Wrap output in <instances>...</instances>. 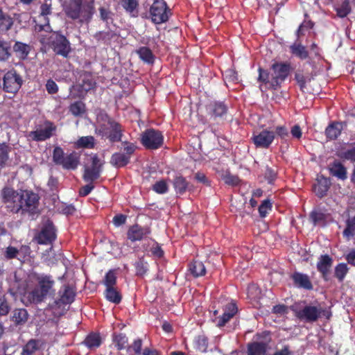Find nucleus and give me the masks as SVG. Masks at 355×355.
I'll use <instances>...</instances> for the list:
<instances>
[{
	"label": "nucleus",
	"mask_w": 355,
	"mask_h": 355,
	"mask_svg": "<svg viewBox=\"0 0 355 355\" xmlns=\"http://www.w3.org/2000/svg\"><path fill=\"white\" fill-rule=\"evenodd\" d=\"M127 216L124 214H116L113 217L112 223L116 227L124 225L126 222Z\"/></svg>",
	"instance_id": "nucleus-63"
},
{
	"label": "nucleus",
	"mask_w": 355,
	"mask_h": 355,
	"mask_svg": "<svg viewBox=\"0 0 355 355\" xmlns=\"http://www.w3.org/2000/svg\"><path fill=\"white\" fill-rule=\"evenodd\" d=\"M21 196L23 200H21L20 204L15 207V214L21 211V213L28 212L31 214L37 213L40 198L37 194L33 191H21Z\"/></svg>",
	"instance_id": "nucleus-9"
},
{
	"label": "nucleus",
	"mask_w": 355,
	"mask_h": 355,
	"mask_svg": "<svg viewBox=\"0 0 355 355\" xmlns=\"http://www.w3.org/2000/svg\"><path fill=\"white\" fill-rule=\"evenodd\" d=\"M28 313L26 309L17 308L12 311L10 320L16 326L24 325L28 321Z\"/></svg>",
	"instance_id": "nucleus-30"
},
{
	"label": "nucleus",
	"mask_w": 355,
	"mask_h": 355,
	"mask_svg": "<svg viewBox=\"0 0 355 355\" xmlns=\"http://www.w3.org/2000/svg\"><path fill=\"white\" fill-rule=\"evenodd\" d=\"M10 148L6 143H0V170L7 166Z\"/></svg>",
	"instance_id": "nucleus-45"
},
{
	"label": "nucleus",
	"mask_w": 355,
	"mask_h": 355,
	"mask_svg": "<svg viewBox=\"0 0 355 355\" xmlns=\"http://www.w3.org/2000/svg\"><path fill=\"white\" fill-rule=\"evenodd\" d=\"M95 38L97 40H102L105 42H109L112 39L115 38L116 37V34L112 31H99L96 33Z\"/></svg>",
	"instance_id": "nucleus-54"
},
{
	"label": "nucleus",
	"mask_w": 355,
	"mask_h": 355,
	"mask_svg": "<svg viewBox=\"0 0 355 355\" xmlns=\"http://www.w3.org/2000/svg\"><path fill=\"white\" fill-rule=\"evenodd\" d=\"M56 125L51 121L46 120L44 122V128H37L31 131L28 137L35 141H44L50 139L56 131Z\"/></svg>",
	"instance_id": "nucleus-17"
},
{
	"label": "nucleus",
	"mask_w": 355,
	"mask_h": 355,
	"mask_svg": "<svg viewBox=\"0 0 355 355\" xmlns=\"http://www.w3.org/2000/svg\"><path fill=\"white\" fill-rule=\"evenodd\" d=\"M59 298L49 303L48 306L50 309L60 308L62 305L71 304L75 299L76 291L69 284L64 285L59 291Z\"/></svg>",
	"instance_id": "nucleus-15"
},
{
	"label": "nucleus",
	"mask_w": 355,
	"mask_h": 355,
	"mask_svg": "<svg viewBox=\"0 0 355 355\" xmlns=\"http://www.w3.org/2000/svg\"><path fill=\"white\" fill-rule=\"evenodd\" d=\"M343 236L349 239L355 235V213L348 214L346 220V227L343 232Z\"/></svg>",
	"instance_id": "nucleus-41"
},
{
	"label": "nucleus",
	"mask_w": 355,
	"mask_h": 355,
	"mask_svg": "<svg viewBox=\"0 0 355 355\" xmlns=\"http://www.w3.org/2000/svg\"><path fill=\"white\" fill-rule=\"evenodd\" d=\"M56 228L51 220H47L41 228V230L35 235V239L38 244H52L57 238Z\"/></svg>",
	"instance_id": "nucleus-13"
},
{
	"label": "nucleus",
	"mask_w": 355,
	"mask_h": 355,
	"mask_svg": "<svg viewBox=\"0 0 355 355\" xmlns=\"http://www.w3.org/2000/svg\"><path fill=\"white\" fill-rule=\"evenodd\" d=\"M295 80L297 82L300 90L304 92V89L306 87V77L301 71H297L295 73Z\"/></svg>",
	"instance_id": "nucleus-60"
},
{
	"label": "nucleus",
	"mask_w": 355,
	"mask_h": 355,
	"mask_svg": "<svg viewBox=\"0 0 355 355\" xmlns=\"http://www.w3.org/2000/svg\"><path fill=\"white\" fill-rule=\"evenodd\" d=\"M316 180L317 182L313 185V191L318 198H322L327 195L330 188V179L321 175Z\"/></svg>",
	"instance_id": "nucleus-24"
},
{
	"label": "nucleus",
	"mask_w": 355,
	"mask_h": 355,
	"mask_svg": "<svg viewBox=\"0 0 355 355\" xmlns=\"http://www.w3.org/2000/svg\"><path fill=\"white\" fill-rule=\"evenodd\" d=\"M104 295L107 301L115 304H119L122 300V295L116 286L106 288Z\"/></svg>",
	"instance_id": "nucleus-36"
},
{
	"label": "nucleus",
	"mask_w": 355,
	"mask_h": 355,
	"mask_svg": "<svg viewBox=\"0 0 355 355\" xmlns=\"http://www.w3.org/2000/svg\"><path fill=\"white\" fill-rule=\"evenodd\" d=\"M269 342H252L248 344V355H267Z\"/></svg>",
	"instance_id": "nucleus-25"
},
{
	"label": "nucleus",
	"mask_w": 355,
	"mask_h": 355,
	"mask_svg": "<svg viewBox=\"0 0 355 355\" xmlns=\"http://www.w3.org/2000/svg\"><path fill=\"white\" fill-rule=\"evenodd\" d=\"M291 53L296 58L304 60L309 58V53L306 47L301 42H294L289 47Z\"/></svg>",
	"instance_id": "nucleus-29"
},
{
	"label": "nucleus",
	"mask_w": 355,
	"mask_h": 355,
	"mask_svg": "<svg viewBox=\"0 0 355 355\" xmlns=\"http://www.w3.org/2000/svg\"><path fill=\"white\" fill-rule=\"evenodd\" d=\"M275 133V137H279L282 140L286 141L289 137V132L288 129L284 125H278L275 128V130L273 131Z\"/></svg>",
	"instance_id": "nucleus-59"
},
{
	"label": "nucleus",
	"mask_w": 355,
	"mask_h": 355,
	"mask_svg": "<svg viewBox=\"0 0 355 355\" xmlns=\"http://www.w3.org/2000/svg\"><path fill=\"white\" fill-rule=\"evenodd\" d=\"M66 15L73 20L80 19L81 21H89L94 14L93 1L83 5V0H67L64 6Z\"/></svg>",
	"instance_id": "nucleus-3"
},
{
	"label": "nucleus",
	"mask_w": 355,
	"mask_h": 355,
	"mask_svg": "<svg viewBox=\"0 0 355 355\" xmlns=\"http://www.w3.org/2000/svg\"><path fill=\"white\" fill-rule=\"evenodd\" d=\"M208 345L209 339L204 334L197 335L193 338V348L199 352L206 353L207 352Z\"/></svg>",
	"instance_id": "nucleus-33"
},
{
	"label": "nucleus",
	"mask_w": 355,
	"mask_h": 355,
	"mask_svg": "<svg viewBox=\"0 0 355 355\" xmlns=\"http://www.w3.org/2000/svg\"><path fill=\"white\" fill-rule=\"evenodd\" d=\"M141 143L148 150H156L162 146L164 136L161 131L149 128L141 134Z\"/></svg>",
	"instance_id": "nucleus-10"
},
{
	"label": "nucleus",
	"mask_w": 355,
	"mask_h": 355,
	"mask_svg": "<svg viewBox=\"0 0 355 355\" xmlns=\"http://www.w3.org/2000/svg\"><path fill=\"white\" fill-rule=\"evenodd\" d=\"M153 190L159 194H164L168 192V186L165 180L156 182L153 186Z\"/></svg>",
	"instance_id": "nucleus-55"
},
{
	"label": "nucleus",
	"mask_w": 355,
	"mask_h": 355,
	"mask_svg": "<svg viewBox=\"0 0 355 355\" xmlns=\"http://www.w3.org/2000/svg\"><path fill=\"white\" fill-rule=\"evenodd\" d=\"M272 209V202L270 200H264L258 208L260 217L265 218Z\"/></svg>",
	"instance_id": "nucleus-56"
},
{
	"label": "nucleus",
	"mask_w": 355,
	"mask_h": 355,
	"mask_svg": "<svg viewBox=\"0 0 355 355\" xmlns=\"http://www.w3.org/2000/svg\"><path fill=\"white\" fill-rule=\"evenodd\" d=\"M329 173L341 180H345L347 178V172L346 167L339 161H334L329 167Z\"/></svg>",
	"instance_id": "nucleus-26"
},
{
	"label": "nucleus",
	"mask_w": 355,
	"mask_h": 355,
	"mask_svg": "<svg viewBox=\"0 0 355 355\" xmlns=\"http://www.w3.org/2000/svg\"><path fill=\"white\" fill-rule=\"evenodd\" d=\"M336 155L343 161L355 163V146L349 149H342L337 152Z\"/></svg>",
	"instance_id": "nucleus-46"
},
{
	"label": "nucleus",
	"mask_w": 355,
	"mask_h": 355,
	"mask_svg": "<svg viewBox=\"0 0 355 355\" xmlns=\"http://www.w3.org/2000/svg\"><path fill=\"white\" fill-rule=\"evenodd\" d=\"M43 342L39 339H30L26 345H24L21 355H33L35 352L39 350L42 345Z\"/></svg>",
	"instance_id": "nucleus-32"
},
{
	"label": "nucleus",
	"mask_w": 355,
	"mask_h": 355,
	"mask_svg": "<svg viewBox=\"0 0 355 355\" xmlns=\"http://www.w3.org/2000/svg\"><path fill=\"white\" fill-rule=\"evenodd\" d=\"M343 129V123L338 121H333L330 123L325 129V135L329 140L336 139Z\"/></svg>",
	"instance_id": "nucleus-27"
},
{
	"label": "nucleus",
	"mask_w": 355,
	"mask_h": 355,
	"mask_svg": "<svg viewBox=\"0 0 355 355\" xmlns=\"http://www.w3.org/2000/svg\"><path fill=\"white\" fill-rule=\"evenodd\" d=\"M31 277L35 282L36 285L32 291L26 295L29 304H39L43 302L47 297H53L55 296V282L52 275L34 272L31 274Z\"/></svg>",
	"instance_id": "nucleus-2"
},
{
	"label": "nucleus",
	"mask_w": 355,
	"mask_h": 355,
	"mask_svg": "<svg viewBox=\"0 0 355 355\" xmlns=\"http://www.w3.org/2000/svg\"><path fill=\"white\" fill-rule=\"evenodd\" d=\"M332 265L333 259L329 254H322L319 257L317 263V270L325 281L329 280V275Z\"/></svg>",
	"instance_id": "nucleus-22"
},
{
	"label": "nucleus",
	"mask_w": 355,
	"mask_h": 355,
	"mask_svg": "<svg viewBox=\"0 0 355 355\" xmlns=\"http://www.w3.org/2000/svg\"><path fill=\"white\" fill-rule=\"evenodd\" d=\"M139 58L145 63L152 64L155 61V55L152 51L146 46H141L137 50Z\"/></svg>",
	"instance_id": "nucleus-39"
},
{
	"label": "nucleus",
	"mask_w": 355,
	"mask_h": 355,
	"mask_svg": "<svg viewBox=\"0 0 355 355\" xmlns=\"http://www.w3.org/2000/svg\"><path fill=\"white\" fill-rule=\"evenodd\" d=\"M351 6L348 0H345L339 7L336 8L337 15L340 18L347 17L351 12Z\"/></svg>",
	"instance_id": "nucleus-53"
},
{
	"label": "nucleus",
	"mask_w": 355,
	"mask_h": 355,
	"mask_svg": "<svg viewBox=\"0 0 355 355\" xmlns=\"http://www.w3.org/2000/svg\"><path fill=\"white\" fill-rule=\"evenodd\" d=\"M291 278L295 287L302 288L306 291H311L313 288V284L308 275L300 272H294Z\"/></svg>",
	"instance_id": "nucleus-21"
},
{
	"label": "nucleus",
	"mask_w": 355,
	"mask_h": 355,
	"mask_svg": "<svg viewBox=\"0 0 355 355\" xmlns=\"http://www.w3.org/2000/svg\"><path fill=\"white\" fill-rule=\"evenodd\" d=\"M225 78L229 82L237 83L239 81L238 73L234 69H227L225 71Z\"/></svg>",
	"instance_id": "nucleus-62"
},
{
	"label": "nucleus",
	"mask_w": 355,
	"mask_h": 355,
	"mask_svg": "<svg viewBox=\"0 0 355 355\" xmlns=\"http://www.w3.org/2000/svg\"><path fill=\"white\" fill-rule=\"evenodd\" d=\"M264 177L269 184H272L277 178V173L272 168L267 166Z\"/></svg>",
	"instance_id": "nucleus-61"
},
{
	"label": "nucleus",
	"mask_w": 355,
	"mask_h": 355,
	"mask_svg": "<svg viewBox=\"0 0 355 355\" xmlns=\"http://www.w3.org/2000/svg\"><path fill=\"white\" fill-rule=\"evenodd\" d=\"M83 344L90 350L98 348L102 344V338L99 333H89L83 341Z\"/></svg>",
	"instance_id": "nucleus-31"
},
{
	"label": "nucleus",
	"mask_w": 355,
	"mask_h": 355,
	"mask_svg": "<svg viewBox=\"0 0 355 355\" xmlns=\"http://www.w3.org/2000/svg\"><path fill=\"white\" fill-rule=\"evenodd\" d=\"M51 45L54 52L67 58L71 51L70 43L65 36L56 33L51 37Z\"/></svg>",
	"instance_id": "nucleus-19"
},
{
	"label": "nucleus",
	"mask_w": 355,
	"mask_h": 355,
	"mask_svg": "<svg viewBox=\"0 0 355 355\" xmlns=\"http://www.w3.org/2000/svg\"><path fill=\"white\" fill-rule=\"evenodd\" d=\"M101 168L94 167L85 168L83 173V180L87 182L92 183L101 176Z\"/></svg>",
	"instance_id": "nucleus-40"
},
{
	"label": "nucleus",
	"mask_w": 355,
	"mask_h": 355,
	"mask_svg": "<svg viewBox=\"0 0 355 355\" xmlns=\"http://www.w3.org/2000/svg\"><path fill=\"white\" fill-rule=\"evenodd\" d=\"M46 89L49 94H55L58 91V87L53 80H48L46 84Z\"/></svg>",
	"instance_id": "nucleus-64"
},
{
	"label": "nucleus",
	"mask_w": 355,
	"mask_h": 355,
	"mask_svg": "<svg viewBox=\"0 0 355 355\" xmlns=\"http://www.w3.org/2000/svg\"><path fill=\"white\" fill-rule=\"evenodd\" d=\"M348 271L349 268L347 264L345 263H340L335 267L334 275L340 282H342Z\"/></svg>",
	"instance_id": "nucleus-50"
},
{
	"label": "nucleus",
	"mask_w": 355,
	"mask_h": 355,
	"mask_svg": "<svg viewBox=\"0 0 355 355\" xmlns=\"http://www.w3.org/2000/svg\"><path fill=\"white\" fill-rule=\"evenodd\" d=\"M13 51L17 58L20 60H25L31 51V46L23 42H16L13 46Z\"/></svg>",
	"instance_id": "nucleus-38"
},
{
	"label": "nucleus",
	"mask_w": 355,
	"mask_h": 355,
	"mask_svg": "<svg viewBox=\"0 0 355 355\" xmlns=\"http://www.w3.org/2000/svg\"><path fill=\"white\" fill-rule=\"evenodd\" d=\"M14 24V19L8 13L0 8V32L6 33L10 30Z\"/></svg>",
	"instance_id": "nucleus-37"
},
{
	"label": "nucleus",
	"mask_w": 355,
	"mask_h": 355,
	"mask_svg": "<svg viewBox=\"0 0 355 355\" xmlns=\"http://www.w3.org/2000/svg\"><path fill=\"white\" fill-rule=\"evenodd\" d=\"M173 185L177 194L183 195L187 190H190L191 185L182 175H177L174 178Z\"/></svg>",
	"instance_id": "nucleus-28"
},
{
	"label": "nucleus",
	"mask_w": 355,
	"mask_h": 355,
	"mask_svg": "<svg viewBox=\"0 0 355 355\" xmlns=\"http://www.w3.org/2000/svg\"><path fill=\"white\" fill-rule=\"evenodd\" d=\"M22 197L21 191L18 192L11 187H6L1 191L2 201L7 204L8 209L12 213H15V207L20 204Z\"/></svg>",
	"instance_id": "nucleus-16"
},
{
	"label": "nucleus",
	"mask_w": 355,
	"mask_h": 355,
	"mask_svg": "<svg viewBox=\"0 0 355 355\" xmlns=\"http://www.w3.org/2000/svg\"><path fill=\"white\" fill-rule=\"evenodd\" d=\"M77 148L92 149L95 146V139L93 136L80 137L75 143Z\"/></svg>",
	"instance_id": "nucleus-44"
},
{
	"label": "nucleus",
	"mask_w": 355,
	"mask_h": 355,
	"mask_svg": "<svg viewBox=\"0 0 355 355\" xmlns=\"http://www.w3.org/2000/svg\"><path fill=\"white\" fill-rule=\"evenodd\" d=\"M11 56V49L8 42L0 40V61L6 62Z\"/></svg>",
	"instance_id": "nucleus-47"
},
{
	"label": "nucleus",
	"mask_w": 355,
	"mask_h": 355,
	"mask_svg": "<svg viewBox=\"0 0 355 355\" xmlns=\"http://www.w3.org/2000/svg\"><path fill=\"white\" fill-rule=\"evenodd\" d=\"M11 310V305L5 294L0 295V316H6Z\"/></svg>",
	"instance_id": "nucleus-51"
},
{
	"label": "nucleus",
	"mask_w": 355,
	"mask_h": 355,
	"mask_svg": "<svg viewBox=\"0 0 355 355\" xmlns=\"http://www.w3.org/2000/svg\"><path fill=\"white\" fill-rule=\"evenodd\" d=\"M189 271L193 277H198L205 275L206 268L204 263L199 260H193L189 266Z\"/></svg>",
	"instance_id": "nucleus-35"
},
{
	"label": "nucleus",
	"mask_w": 355,
	"mask_h": 355,
	"mask_svg": "<svg viewBox=\"0 0 355 355\" xmlns=\"http://www.w3.org/2000/svg\"><path fill=\"white\" fill-rule=\"evenodd\" d=\"M170 12L164 0H154L150 8V15L152 21L160 24L168 20Z\"/></svg>",
	"instance_id": "nucleus-11"
},
{
	"label": "nucleus",
	"mask_w": 355,
	"mask_h": 355,
	"mask_svg": "<svg viewBox=\"0 0 355 355\" xmlns=\"http://www.w3.org/2000/svg\"><path fill=\"white\" fill-rule=\"evenodd\" d=\"M151 233L149 227H142L138 224L130 226L127 232V237L132 242L141 241Z\"/></svg>",
	"instance_id": "nucleus-20"
},
{
	"label": "nucleus",
	"mask_w": 355,
	"mask_h": 355,
	"mask_svg": "<svg viewBox=\"0 0 355 355\" xmlns=\"http://www.w3.org/2000/svg\"><path fill=\"white\" fill-rule=\"evenodd\" d=\"M112 341L118 350L121 351L127 349L128 338L125 334H114L112 336Z\"/></svg>",
	"instance_id": "nucleus-42"
},
{
	"label": "nucleus",
	"mask_w": 355,
	"mask_h": 355,
	"mask_svg": "<svg viewBox=\"0 0 355 355\" xmlns=\"http://www.w3.org/2000/svg\"><path fill=\"white\" fill-rule=\"evenodd\" d=\"M79 80L80 83L76 86L73 85L71 90L76 92L75 97L84 98L88 92L96 89V82L93 73L86 71H81L79 73Z\"/></svg>",
	"instance_id": "nucleus-8"
},
{
	"label": "nucleus",
	"mask_w": 355,
	"mask_h": 355,
	"mask_svg": "<svg viewBox=\"0 0 355 355\" xmlns=\"http://www.w3.org/2000/svg\"><path fill=\"white\" fill-rule=\"evenodd\" d=\"M123 153H114L112 155L110 163L115 168H121L128 165L131 157L135 153L137 146L135 143L128 141H122Z\"/></svg>",
	"instance_id": "nucleus-7"
},
{
	"label": "nucleus",
	"mask_w": 355,
	"mask_h": 355,
	"mask_svg": "<svg viewBox=\"0 0 355 355\" xmlns=\"http://www.w3.org/2000/svg\"><path fill=\"white\" fill-rule=\"evenodd\" d=\"M135 267L137 276H144L148 270L147 262H145L141 258L135 262Z\"/></svg>",
	"instance_id": "nucleus-57"
},
{
	"label": "nucleus",
	"mask_w": 355,
	"mask_h": 355,
	"mask_svg": "<svg viewBox=\"0 0 355 355\" xmlns=\"http://www.w3.org/2000/svg\"><path fill=\"white\" fill-rule=\"evenodd\" d=\"M291 64L288 62H275L270 67V72L259 67L258 82L268 85L271 90L281 88L282 83L287 79L291 71Z\"/></svg>",
	"instance_id": "nucleus-1"
},
{
	"label": "nucleus",
	"mask_w": 355,
	"mask_h": 355,
	"mask_svg": "<svg viewBox=\"0 0 355 355\" xmlns=\"http://www.w3.org/2000/svg\"><path fill=\"white\" fill-rule=\"evenodd\" d=\"M295 317L302 322L313 323L322 316L330 320L332 316L331 309H323L320 306L305 305L303 308L294 310Z\"/></svg>",
	"instance_id": "nucleus-4"
},
{
	"label": "nucleus",
	"mask_w": 355,
	"mask_h": 355,
	"mask_svg": "<svg viewBox=\"0 0 355 355\" xmlns=\"http://www.w3.org/2000/svg\"><path fill=\"white\" fill-rule=\"evenodd\" d=\"M143 341L141 338L135 339L133 343L128 345L126 352L128 355H140L141 354Z\"/></svg>",
	"instance_id": "nucleus-48"
},
{
	"label": "nucleus",
	"mask_w": 355,
	"mask_h": 355,
	"mask_svg": "<svg viewBox=\"0 0 355 355\" xmlns=\"http://www.w3.org/2000/svg\"><path fill=\"white\" fill-rule=\"evenodd\" d=\"M223 180L225 183L230 186H237L239 184L241 180L236 175H232L230 173H226L223 176Z\"/></svg>",
	"instance_id": "nucleus-58"
},
{
	"label": "nucleus",
	"mask_w": 355,
	"mask_h": 355,
	"mask_svg": "<svg viewBox=\"0 0 355 355\" xmlns=\"http://www.w3.org/2000/svg\"><path fill=\"white\" fill-rule=\"evenodd\" d=\"M275 133L268 129H263L259 132H254L251 138L257 148L267 149L272 144Z\"/></svg>",
	"instance_id": "nucleus-18"
},
{
	"label": "nucleus",
	"mask_w": 355,
	"mask_h": 355,
	"mask_svg": "<svg viewBox=\"0 0 355 355\" xmlns=\"http://www.w3.org/2000/svg\"><path fill=\"white\" fill-rule=\"evenodd\" d=\"M206 112L211 121L219 123L226 116L228 107L223 101H212L205 107Z\"/></svg>",
	"instance_id": "nucleus-14"
},
{
	"label": "nucleus",
	"mask_w": 355,
	"mask_h": 355,
	"mask_svg": "<svg viewBox=\"0 0 355 355\" xmlns=\"http://www.w3.org/2000/svg\"><path fill=\"white\" fill-rule=\"evenodd\" d=\"M23 84L21 76L14 69L8 71L3 78V89L4 92L16 94Z\"/></svg>",
	"instance_id": "nucleus-12"
},
{
	"label": "nucleus",
	"mask_w": 355,
	"mask_h": 355,
	"mask_svg": "<svg viewBox=\"0 0 355 355\" xmlns=\"http://www.w3.org/2000/svg\"><path fill=\"white\" fill-rule=\"evenodd\" d=\"M237 311L238 308L236 304L228 303L223 309V313L215 319L217 327H224L235 315Z\"/></svg>",
	"instance_id": "nucleus-23"
},
{
	"label": "nucleus",
	"mask_w": 355,
	"mask_h": 355,
	"mask_svg": "<svg viewBox=\"0 0 355 355\" xmlns=\"http://www.w3.org/2000/svg\"><path fill=\"white\" fill-rule=\"evenodd\" d=\"M310 219L314 225H324L326 222L327 216L320 210H313L310 213Z\"/></svg>",
	"instance_id": "nucleus-49"
},
{
	"label": "nucleus",
	"mask_w": 355,
	"mask_h": 355,
	"mask_svg": "<svg viewBox=\"0 0 355 355\" xmlns=\"http://www.w3.org/2000/svg\"><path fill=\"white\" fill-rule=\"evenodd\" d=\"M53 162L61 166L65 170H76L80 164V155L76 151L65 154L60 146H55L53 150Z\"/></svg>",
	"instance_id": "nucleus-5"
},
{
	"label": "nucleus",
	"mask_w": 355,
	"mask_h": 355,
	"mask_svg": "<svg viewBox=\"0 0 355 355\" xmlns=\"http://www.w3.org/2000/svg\"><path fill=\"white\" fill-rule=\"evenodd\" d=\"M122 125L112 118L107 117V123L99 125L96 132L102 138L107 139L111 143L119 142L123 135Z\"/></svg>",
	"instance_id": "nucleus-6"
},
{
	"label": "nucleus",
	"mask_w": 355,
	"mask_h": 355,
	"mask_svg": "<svg viewBox=\"0 0 355 355\" xmlns=\"http://www.w3.org/2000/svg\"><path fill=\"white\" fill-rule=\"evenodd\" d=\"M117 277L114 270H110L106 272L104 279L103 284L105 288L114 287L116 285Z\"/></svg>",
	"instance_id": "nucleus-52"
},
{
	"label": "nucleus",
	"mask_w": 355,
	"mask_h": 355,
	"mask_svg": "<svg viewBox=\"0 0 355 355\" xmlns=\"http://www.w3.org/2000/svg\"><path fill=\"white\" fill-rule=\"evenodd\" d=\"M138 0H121V6L131 17H137L139 14Z\"/></svg>",
	"instance_id": "nucleus-34"
},
{
	"label": "nucleus",
	"mask_w": 355,
	"mask_h": 355,
	"mask_svg": "<svg viewBox=\"0 0 355 355\" xmlns=\"http://www.w3.org/2000/svg\"><path fill=\"white\" fill-rule=\"evenodd\" d=\"M69 111L74 116H82L86 113V105L81 101H76L69 105Z\"/></svg>",
	"instance_id": "nucleus-43"
}]
</instances>
